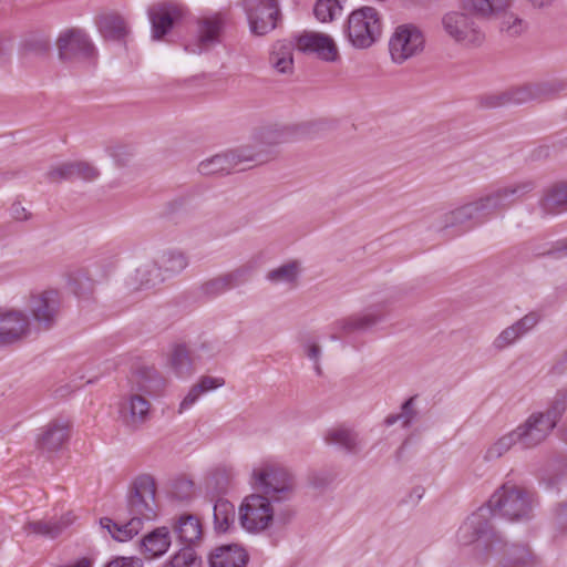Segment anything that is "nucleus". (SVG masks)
Listing matches in <instances>:
<instances>
[{
	"label": "nucleus",
	"mask_w": 567,
	"mask_h": 567,
	"mask_svg": "<svg viewBox=\"0 0 567 567\" xmlns=\"http://www.w3.org/2000/svg\"><path fill=\"white\" fill-rule=\"evenodd\" d=\"M254 493L247 495L239 508L238 519L248 533L259 534L274 523L289 524L295 517L291 501L296 493L293 475L284 467L264 464L251 472Z\"/></svg>",
	"instance_id": "obj_1"
},
{
	"label": "nucleus",
	"mask_w": 567,
	"mask_h": 567,
	"mask_svg": "<svg viewBox=\"0 0 567 567\" xmlns=\"http://www.w3.org/2000/svg\"><path fill=\"white\" fill-rule=\"evenodd\" d=\"M535 494L509 483L503 484L489 497L487 503L467 516L456 532L460 546H471L480 540L494 549L504 546L503 536L492 519L499 516L509 522H527L534 516Z\"/></svg>",
	"instance_id": "obj_2"
},
{
	"label": "nucleus",
	"mask_w": 567,
	"mask_h": 567,
	"mask_svg": "<svg viewBox=\"0 0 567 567\" xmlns=\"http://www.w3.org/2000/svg\"><path fill=\"white\" fill-rule=\"evenodd\" d=\"M535 189V182L524 179L489 189L472 200L445 213L442 216V229L467 226V229L486 223L496 213L523 200Z\"/></svg>",
	"instance_id": "obj_3"
},
{
	"label": "nucleus",
	"mask_w": 567,
	"mask_h": 567,
	"mask_svg": "<svg viewBox=\"0 0 567 567\" xmlns=\"http://www.w3.org/2000/svg\"><path fill=\"white\" fill-rule=\"evenodd\" d=\"M261 140L262 143L241 146L202 161L198 164V172L202 175L230 174L266 163L271 156L264 144H279L285 141V135L281 132L266 130L261 133Z\"/></svg>",
	"instance_id": "obj_4"
},
{
	"label": "nucleus",
	"mask_w": 567,
	"mask_h": 567,
	"mask_svg": "<svg viewBox=\"0 0 567 567\" xmlns=\"http://www.w3.org/2000/svg\"><path fill=\"white\" fill-rule=\"evenodd\" d=\"M382 23L377 9L362 7L352 11L347 20L344 33L348 41L357 49H368L378 41Z\"/></svg>",
	"instance_id": "obj_5"
},
{
	"label": "nucleus",
	"mask_w": 567,
	"mask_h": 567,
	"mask_svg": "<svg viewBox=\"0 0 567 567\" xmlns=\"http://www.w3.org/2000/svg\"><path fill=\"white\" fill-rule=\"evenodd\" d=\"M155 494L156 484L151 475H140L132 483L126 509L131 518H138L141 526L145 520H153L157 516Z\"/></svg>",
	"instance_id": "obj_6"
},
{
	"label": "nucleus",
	"mask_w": 567,
	"mask_h": 567,
	"mask_svg": "<svg viewBox=\"0 0 567 567\" xmlns=\"http://www.w3.org/2000/svg\"><path fill=\"white\" fill-rule=\"evenodd\" d=\"M28 308L38 328L48 331L58 323L61 317L63 298L59 290L47 289L32 293Z\"/></svg>",
	"instance_id": "obj_7"
},
{
	"label": "nucleus",
	"mask_w": 567,
	"mask_h": 567,
	"mask_svg": "<svg viewBox=\"0 0 567 567\" xmlns=\"http://www.w3.org/2000/svg\"><path fill=\"white\" fill-rule=\"evenodd\" d=\"M442 25L447 35L466 48L481 47L485 34L467 13L452 11L442 18Z\"/></svg>",
	"instance_id": "obj_8"
},
{
	"label": "nucleus",
	"mask_w": 567,
	"mask_h": 567,
	"mask_svg": "<svg viewBox=\"0 0 567 567\" xmlns=\"http://www.w3.org/2000/svg\"><path fill=\"white\" fill-rule=\"evenodd\" d=\"M425 39L422 31L414 24H401L395 28L389 41L391 59L402 64L424 50Z\"/></svg>",
	"instance_id": "obj_9"
},
{
	"label": "nucleus",
	"mask_w": 567,
	"mask_h": 567,
	"mask_svg": "<svg viewBox=\"0 0 567 567\" xmlns=\"http://www.w3.org/2000/svg\"><path fill=\"white\" fill-rule=\"evenodd\" d=\"M509 6L511 0H463V8L478 18L493 19L504 16L501 30L515 37L522 33L523 21L506 13Z\"/></svg>",
	"instance_id": "obj_10"
},
{
	"label": "nucleus",
	"mask_w": 567,
	"mask_h": 567,
	"mask_svg": "<svg viewBox=\"0 0 567 567\" xmlns=\"http://www.w3.org/2000/svg\"><path fill=\"white\" fill-rule=\"evenodd\" d=\"M501 548L494 549L488 546H484L480 540H475L472 545L475 546L477 551V558L482 561H486L493 557L496 559V567H526L533 561V554L527 545L508 544L503 538Z\"/></svg>",
	"instance_id": "obj_11"
},
{
	"label": "nucleus",
	"mask_w": 567,
	"mask_h": 567,
	"mask_svg": "<svg viewBox=\"0 0 567 567\" xmlns=\"http://www.w3.org/2000/svg\"><path fill=\"white\" fill-rule=\"evenodd\" d=\"M251 33L265 35L277 27L281 13L278 0H243Z\"/></svg>",
	"instance_id": "obj_12"
},
{
	"label": "nucleus",
	"mask_w": 567,
	"mask_h": 567,
	"mask_svg": "<svg viewBox=\"0 0 567 567\" xmlns=\"http://www.w3.org/2000/svg\"><path fill=\"white\" fill-rule=\"evenodd\" d=\"M59 56L63 61L91 60L95 48L87 35L78 29H71L60 34L56 41Z\"/></svg>",
	"instance_id": "obj_13"
},
{
	"label": "nucleus",
	"mask_w": 567,
	"mask_h": 567,
	"mask_svg": "<svg viewBox=\"0 0 567 567\" xmlns=\"http://www.w3.org/2000/svg\"><path fill=\"white\" fill-rule=\"evenodd\" d=\"M147 14L152 25V39L162 40L182 20L184 10L173 2H159L151 6Z\"/></svg>",
	"instance_id": "obj_14"
},
{
	"label": "nucleus",
	"mask_w": 567,
	"mask_h": 567,
	"mask_svg": "<svg viewBox=\"0 0 567 567\" xmlns=\"http://www.w3.org/2000/svg\"><path fill=\"white\" fill-rule=\"evenodd\" d=\"M31 331L29 317L21 310L0 312V347L11 346L25 339Z\"/></svg>",
	"instance_id": "obj_15"
},
{
	"label": "nucleus",
	"mask_w": 567,
	"mask_h": 567,
	"mask_svg": "<svg viewBox=\"0 0 567 567\" xmlns=\"http://www.w3.org/2000/svg\"><path fill=\"white\" fill-rule=\"evenodd\" d=\"M553 430V423L545 422L542 412H534L514 431L518 436V445L526 450L544 442Z\"/></svg>",
	"instance_id": "obj_16"
},
{
	"label": "nucleus",
	"mask_w": 567,
	"mask_h": 567,
	"mask_svg": "<svg viewBox=\"0 0 567 567\" xmlns=\"http://www.w3.org/2000/svg\"><path fill=\"white\" fill-rule=\"evenodd\" d=\"M384 318V312L379 308H370L362 313L352 315L350 317L340 319L333 323L336 332L331 334L332 340L340 338L338 332L343 334L367 332L374 326L381 322Z\"/></svg>",
	"instance_id": "obj_17"
},
{
	"label": "nucleus",
	"mask_w": 567,
	"mask_h": 567,
	"mask_svg": "<svg viewBox=\"0 0 567 567\" xmlns=\"http://www.w3.org/2000/svg\"><path fill=\"white\" fill-rule=\"evenodd\" d=\"M150 402L137 393L130 394L120 403V420L130 431L138 430L148 419Z\"/></svg>",
	"instance_id": "obj_18"
},
{
	"label": "nucleus",
	"mask_w": 567,
	"mask_h": 567,
	"mask_svg": "<svg viewBox=\"0 0 567 567\" xmlns=\"http://www.w3.org/2000/svg\"><path fill=\"white\" fill-rule=\"evenodd\" d=\"M297 45L305 53H315L320 60L334 62L339 51L333 39L324 33L306 32L297 40Z\"/></svg>",
	"instance_id": "obj_19"
},
{
	"label": "nucleus",
	"mask_w": 567,
	"mask_h": 567,
	"mask_svg": "<svg viewBox=\"0 0 567 567\" xmlns=\"http://www.w3.org/2000/svg\"><path fill=\"white\" fill-rule=\"evenodd\" d=\"M173 530L178 540L194 548L203 537V526L199 518L190 513L181 514L173 523Z\"/></svg>",
	"instance_id": "obj_20"
},
{
	"label": "nucleus",
	"mask_w": 567,
	"mask_h": 567,
	"mask_svg": "<svg viewBox=\"0 0 567 567\" xmlns=\"http://www.w3.org/2000/svg\"><path fill=\"white\" fill-rule=\"evenodd\" d=\"M223 21L218 17L205 18L198 22V38L196 43L186 45V51L202 53L219 42Z\"/></svg>",
	"instance_id": "obj_21"
},
{
	"label": "nucleus",
	"mask_w": 567,
	"mask_h": 567,
	"mask_svg": "<svg viewBox=\"0 0 567 567\" xmlns=\"http://www.w3.org/2000/svg\"><path fill=\"white\" fill-rule=\"evenodd\" d=\"M69 439V423L63 420L51 421L38 437L37 446L43 452H55Z\"/></svg>",
	"instance_id": "obj_22"
},
{
	"label": "nucleus",
	"mask_w": 567,
	"mask_h": 567,
	"mask_svg": "<svg viewBox=\"0 0 567 567\" xmlns=\"http://www.w3.org/2000/svg\"><path fill=\"white\" fill-rule=\"evenodd\" d=\"M534 83L511 89L499 95H488L481 100L485 107H498L506 104H523L536 100Z\"/></svg>",
	"instance_id": "obj_23"
},
{
	"label": "nucleus",
	"mask_w": 567,
	"mask_h": 567,
	"mask_svg": "<svg viewBox=\"0 0 567 567\" xmlns=\"http://www.w3.org/2000/svg\"><path fill=\"white\" fill-rule=\"evenodd\" d=\"M248 560L247 551L238 545L218 547L209 555L210 567H246Z\"/></svg>",
	"instance_id": "obj_24"
},
{
	"label": "nucleus",
	"mask_w": 567,
	"mask_h": 567,
	"mask_svg": "<svg viewBox=\"0 0 567 567\" xmlns=\"http://www.w3.org/2000/svg\"><path fill=\"white\" fill-rule=\"evenodd\" d=\"M171 543L168 528L157 527L142 538L141 550L147 558H157L168 550Z\"/></svg>",
	"instance_id": "obj_25"
},
{
	"label": "nucleus",
	"mask_w": 567,
	"mask_h": 567,
	"mask_svg": "<svg viewBox=\"0 0 567 567\" xmlns=\"http://www.w3.org/2000/svg\"><path fill=\"white\" fill-rule=\"evenodd\" d=\"M100 525L106 529L113 539L117 542H127L132 539L142 529L138 518H130L126 523L114 522L110 517H102Z\"/></svg>",
	"instance_id": "obj_26"
},
{
	"label": "nucleus",
	"mask_w": 567,
	"mask_h": 567,
	"mask_svg": "<svg viewBox=\"0 0 567 567\" xmlns=\"http://www.w3.org/2000/svg\"><path fill=\"white\" fill-rule=\"evenodd\" d=\"M545 214L555 215L567 210V183L553 185L540 202Z\"/></svg>",
	"instance_id": "obj_27"
},
{
	"label": "nucleus",
	"mask_w": 567,
	"mask_h": 567,
	"mask_svg": "<svg viewBox=\"0 0 567 567\" xmlns=\"http://www.w3.org/2000/svg\"><path fill=\"white\" fill-rule=\"evenodd\" d=\"M166 279L157 260H148L142 264L135 271V281L138 289H152Z\"/></svg>",
	"instance_id": "obj_28"
},
{
	"label": "nucleus",
	"mask_w": 567,
	"mask_h": 567,
	"mask_svg": "<svg viewBox=\"0 0 567 567\" xmlns=\"http://www.w3.org/2000/svg\"><path fill=\"white\" fill-rule=\"evenodd\" d=\"M330 445H336L350 454H357L361 446L357 433L344 427L330 429L324 437Z\"/></svg>",
	"instance_id": "obj_29"
},
{
	"label": "nucleus",
	"mask_w": 567,
	"mask_h": 567,
	"mask_svg": "<svg viewBox=\"0 0 567 567\" xmlns=\"http://www.w3.org/2000/svg\"><path fill=\"white\" fill-rule=\"evenodd\" d=\"M293 45L288 41H277L272 45L269 61L279 73H289L293 68Z\"/></svg>",
	"instance_id": "obj_30"
},
{
	"label": "nucleus",
	"mask_w": 567,
	"mask_h": 567,
	"mask_svg": "<svg viewBox=\"0 0 567 567\" xmlns=\"http://www.w3.org/2000/svg\"><path fill=\"white\" fill-rule=\"evenodd\" d=\"M138 390H163L168 383L154 367L142 365L136 368L133 374Z\"/></svg>",
	"instance_id": "obj_31"
},
{
	"label": "nucleus",
	"mask_w": 567,
	"mask_h": 567,
	"mask_svg": "<svg viewBox=\"0 0 567 567\" xmlns=\"http://www.w3.org/2000/svg\"><path fill=\"white\" fill-rule=\"evenodd\" d=\"M101 34L109 40H123L127 33V27L123 18L115 14H105L97 20Z\"/></svg>",
	"instance_id": "obj_32"
},
{
	"label": "nucleus",
	"mask_w": 567,
	"mask_h": 567,
	"mask_svg": "<svg viewBox=\"0 0 567 567\" xmlns=\"http://www.w3.org/2000/svg\"><path fill=\"white\" fill-rule=\"evenodd\" d=\"M168 365L179 378H185L193 372V360L185 344H175L168 355Z\"/></svg>",
	"instance_id": "obj_33"
},
{
	"label": "nucleus",
	"mask_w": 567,
	"mask_h": 567,
	"mask_svg": "<svg viewBox=\"0 0 567 567\" xmlns=\"http://www.w3.org/2000/svg\"><path fill=\"white\" fill-rule=\"evenodd\" d=\"M214 528L218 533L227 532L235 523V506L227 499L219 497L213 508Z\"/></svg>",
	"instance_id": "obj_34"
},
{
	"label": "nucleus",
	"mask_w": 567,
	"mask_h": 567,
	"mask_svg": "<svg viewBox=\"0 0 567 567\" xmlns=\"http://www.w3.org/2000/svg\"><path fill=\"white\" fill-rule=\"evenodd\" d=\"M156 260L166 277L178 275L188 266V258L179 250L164 251Z\"/></svg>",
	"instance_id": "obj_35"
},
{
	"label": "nucleus",
	"mask_w": 567,
	"mask_h": 567,
	"mask_svg": "<svg viewBox=\"0 0 567 567\" xmlns=\"http://www.w3.org/2000/svg\"><path fill=\"white\" fill-rule=\"evenodd\" d=\"M234 478L231 468H216L206 481L207 489L215 495L226 494Z\"/></svg>",
	"instance_id": "obj_36"
},
{
	"label": "nucleus",
	"mask_w": 567,
	"mask_h": 567,
	"mask_svg": "<svg viewBox=\"0 0 567 567\" xmlns=\"http://www.w3.org/2000/svg\"><path fill=\"white\" fill-rule=\"evenodd\" d=\"M23 530L27 534H33L37 536L54 539L63 532V526L59 523H55L54 519L29 520L24 524Z\"/></svg>",
	"instance_id": "obj_37"
},
{
	"label": "nucleus",
	"mask_w": 567,
	"mask_h": 567,
	"mask_svg": "<svg viewBox=\"0 0 567 567\" xmlns=\"http://www.w3.org/2000/svg\"><path fill=\"white\" fill-rule=\"evenodd\" d=\"M163 567H202V558L194 548L184 546L172 555Z\"/></svg>",
	"instance_id": "obj_38"
},
{
	"label": "nucleus",
	"mask_w": 567,
	"mask_h": 567,
	"mask_svg": "<svg viewBox=\"0 0 567 567\" xmlns=\"http://www.w3.org/2000/svg\"><path fill=\"white\" fill-rule=\"evenodd\" d=\"M254 269L255 267L251 262H246L228 272L221 274L220 277L227 290H230L245 285L250 279Z\"/></svg>",
	"instance_id": "obj_39"
},
{
	"label": "nucleus",
	"mask_w": 567,
	"mask_h": 567,
	"mask_svg": "<svg viewBox=\"0 0 567 567\" xmlns=\"http://www.w3.org/2000/svg\"><path fill=\"white\" fill-rule=\"evenodd\" d=\"M518 444V436L515 431H512L499 437L493 445H491L484 455L485 461H495L503 456L509 449Z\"/></svg>",
	"instance_id": "obj_40"
},
{
	"label": "nucleus",
	"mask_w": 567,
	"mask_h": 567,
	"mask_svg": "<svg viewBox=\"0 0 567 567\" xmlns=\"http://www.w3.org/2000/svg\"><path fill=\"white\" fill-rule=\"evenodd\" d=\"M69 286L79 298L89 299L93 293L94 282L86 274L78 271L70 276Z\"/></svg>",
	"instance_id": "obj_41"
},
{
	"label": "nucleus",
	"mask_w": 567,
	"mask_h": 567,
	"mask_svg": "<svg viewBox=\"0 0 567 567\" xmlns=\"http://www.w3.org/2000/svg\"><path fill=\"white\" fill-rule=\"evenodd\" d=\"M299 274V264L297 261H290L276 269L270 270L267 274V279L272 284L280 282H295Z\"/></svg>",
	"instance_id": "obj_42"
},
{
	"label": "nucleus",
	"mask_w": 567,
	"mask_h": 567,
	"mask_svg": "<svg viewBox=\"0 0 567 567\" xmlns=\"http://www.w3.org/2000/svg\"><path fill=\"white\" fill-rule=\"evenodd\" d=\"M341 10V0H317L313 13L320 22H329L340 14Z\"/></svg>",
	"instance_id": "obj_43"
},
{
	"label": "nucleus",
	"mask_w": 567,
	"mask_h": 567,
	"mask_svg": "<svg viewBox=\"0 0 567 567\" xmlns=\"http://www.w3.org/2000/svg\"><path fill=\"white\" fill-rule=\"evenodd\" d=\"M554 538L567 535V498L557 503L551 509Z\"/></svg>",
	"instance_id": "obj_44"
},
{
	"label": "nucleus",
	"mask_w": 567,
	"mask_h": 567,
	"mask_svg": "<svg viewBox=\"0 0 567 567\" xmlns=\"http://www.w3.org/2000/svg\"><path fill=\"white\" fill-rule=\"evenodd\" d=\"M415 399L416 396H412L404 401L399 413L390 414L386 416L385 424L390 426L396 422H401L403 426L410 425L417 414V411L414 406Z\"/></svg>",
	"instance_id": "obj_45"
},
{
	"label": "nucleus",
	"mask_w": 567,
	"mask_h": 567,
	"mask_svg": "<svg viewBox=\"0 0 567 567\" xmlns=\"http://www.w3.org/2000/svg\"><path fill=\"white\" fill-rule=\"evenodd\" d=\"M567 409V392L560 393L555 396V399L550 402L547 410L543 413L544 420L547 423H553V429L556 426L558 421L564 415Z\"/></svg>",
	"instance_id": "obj_46"
},
{
	"label": "nucleus",
	"mask_w": 567,
	"mask_h": 567,
	"mask_svg": "<svg viewBox=\"0 0 567 567\" xmlns=\"http://www.w3.org/2000/svg\"><path fill=\"white\" fill-rule=\"evenodd\" d=\"M536 97L544 99L550 97L559 92L564 91L567 87V83L564 80L553 79L538 83H534Z\"/></svg>",
	"instance_id": "obj_47"
},
{
	"label": "nucleus",
	"mask_w": 567,
	"mask_h": 567,
	"mask_svg": "<svg viewBox=\"0 0 567 567\" xmlns=\"http://www.w3.org/2000/svg\"><path fill=\"white\" fill-rule=\"evenodd\" d=\"M522 336L514 324L504 329L493 341V347L497 351H502L515 343Z\"/></svg>",
	"instance_id": "obj_48"
},
{
	"label": "nucleus",
	"mask_w": 567,
	"mask_h": 567,
	"mask_svg": "<svg viewBox=\"0 0 567 567\" xmlns=\"http://www.w3.org/2000/svg\"><path fill=\"white\" fill-rule=\"evenodd\" d=\"M71 167L73 172V177L83 179L85 182L94 181L99 177L100 173L97 168L92 166L87 162L79 161V162H71Z\"/></svg>",
	"instance_id": "obj_49"
},
{
	"label": "nucleus",
	"mask_w": 567,
	"mask_h": 567,
	"mask_svg": "<svg viewBox=\"0 0 567 567\" xmlns=\"http://www.w3.org/2000/svg\"><path fill=\"white\" fill-rule=\"evenodd\" d=\"M199 291L202 296L212 299L225 293L228 290L219 275L202 284Z\"/></svg>",
	"instance_id": "obj_50"
},
{
	"label": "nucleus",
	"mask_w": 567,
	"mask_h": 567,
	"mask_svg": "<svg viewBox=\"0 0 567 567\" xmlns=\"http://www.w3.org/2000/svg\"><path fill=\"white\" fill-rule=\"evenodd\" d=\"M337 474L332 470L321 468L310 475V484L315 488H327L336 480Z\"/></svg>",
	"instance_id": "obj_51"
},
{
	"label": "nucleus",
	"mask_w": 567,
	"mask_h": 567,
	"mask_svg": "<svg viewBox=\"0 0 567 567\" xmlns=\"http://www.w3.org/2000/svg\"><path fill=\"white\" fill-rule=\"evenodd\" d=\"M47 179L51 183H61L63 181H73L71 162L53 167L47 173Z\"/></svg>",
	"instance_id": "obj_52"
},
{
	"label": "nucleus",
	"mask_w": 567,
	"mask_h": 567,
	"mask_svg": "<svg viewBox=\"0 0 567 567\" xmlns=\"http://www.w3.org/2000/svg\"><path fill=\"white\" fill-rule=\"evenodd\" d=\"M539 320L540 315L536 311H532L513 324L518 330L519 334L523 337L527 332H529L539 322Z\"/></svg>",
	"instance_id": "obj_53"
},
{
	"label": "nucleus",
	"mask_w": 567,
	"mask_h": 567,
	"mask_svg": "<svg viewBox=\"0 0 567 567\" xmlns=\"http://www.w3.org/2000/svg\"><path fill=\"white\" fill-rule=\"evenodd\" d=\"M225 385V380L223 378H215L205 375L202 377L200 380L194 384L190 390H216Z\"/></svg>",
	"instance_id": "obj_54"
},
{
	"label": "nucleus",
	"mask_w": 567,
	"mask_h": 567,
	"mask_svg": "<svg viewBox=\"0 0 567 567\" xmlns=\"http://www.w3.org/2000/svg\"><path fill=\"white\" fill-rule=\"evenodd\" d=\"M302 348H303V352L305 354L313 361L315 363V370L318 374L321 373V368H320V364H319V359H320V355H321V348L318 343L316 342H311V341H306L303 344H302Z\"/></svg>",
	"instance_id": "obj_55"
},
{
	"label": "nucleus",
	"mask_w": 567,
	"mask_h": 567,
	"mask_svg": "<svg viewBox=\"0 0 567 567\" xmlns=\"http://www.w3.org/2000/svg\"><path fill=\"white\" fill-rule=\"evenodd\" d=\"M564 478L563 473L546 474L540 477V484L547 491H559V484Z\"/></svg>",
	"instance_id": "obj_56"
},
{
	"label": "nucleus",
	"mask_w": 567,
	"mask_h": 567,
	"mask_svg": "<svg viewBox=\"0 0 567 567\" xmlns=\"http://www.w3.org/2000/svg\"><path fill=\"white\" fill-rule=\"evenodd\" d=\"M105 567H142V565L138 559L133 557H116Z\"/></svg>",
	"instance_id": "obj_57"
},
{
	"label": "nucleus",
	"mask_w": 567,
	"mask_h": 567,
	"mask_svg": "<svg viewBox=\"0 0 567 567\" xmlns=\"http://www.w3.org/2000/svg\"><path fill=\"white\" fill-rule=\"evenodd\" d=\"M11 216L16 220H28L30 218V213L21 205V203H13L11 206Z\"/></svg>",
	"instance_id": "obj_58"
},
{
	"label": "nucleus",
	"mask_w": 567,
	"mask_h": 567,
	"mask_svg": "<svg viewBox=\"0 0 567 567\" xmlns=\"http://www.w3.org/2000/svg\"><path fill=\"white\" fill-rule=\"evenodd\" d=\"M200 392H188L184 400L179 404V413L188 410L197 400Z\"/></svg>",
	"instance_id": "obj_59"
},
{
	"label": "nucleus",
	"mask_w": 567,
	"mask_h": 567,
	"mask_svg": "<svg viewBox=\"0 0 567 567\" xmlns=\"http://www.w3.org/2000/svg\"><path fill=\"white\" fill-rule=\"evenodd\" d=\"M545 254H563V255H567V238L559 241L557 244V247L555 250H549L547 252H543L542 255H545Z\"/></svg>",
	"instance_id": "obj_60"
},
{
	"label": "nucleus",
	"mask_w": 567,
	"mask_h": 567,
	"mask_svg": "<svg viewBox=\"0 0 567 567\" xmlns=\"http://www.w3.org/2000/svg\"><path fill=\"white\" fill-rule=\"evenodd\" d=\"M74 516L71 513L62 516L60 519H54L55 523H59L63 526V530L73 523Z\"/></svg>",
	"instance_id": "obj_61"
},
{
	"label": "nucleus",
	"mask_w": 567,
	"mask_h": 567,
	"mask_svg": "<svg viewBox=\"0 0 567 567\" xmlns=\"http://www.w3.org/2000/svg\"><path fill=\"white\" fill-rule=\"evenodd\" d=\"M533 6L542 8L549 3L550 0H529Z\"/></svg>",
	"instance_id": "obj_62"
},
{
	"label": "nucleus",
	"mask_w": 567,
	"mask_h": 567,
	"mask_svg": "<svg viewBox=\"0 0 567 567\" xmlns=\"http://www.w3.org/2000/svg\"><path fill=\"white\" fill-rule=\"evenodd\" d=\"M561 440L567 444V426L561 429Z\"/></svg>",
	"instance_id": "obj_63"
},
{
	"label": "nucleus",
	"mask_w": 567,
	"mask_h": 567,
	"mask_svg": "<svg viewBox=\"0 0 567 567\" xmlns=\"http://www.w3.org/2000/svg\"><path fill=\"white\" fill-rule=\"evenodd\" d=\"M41 48H42L43 51H47L48 50V44L47 43H42Z\"/></svg>",
	"instance_id": "obj_64"
}]
</instances>
